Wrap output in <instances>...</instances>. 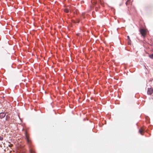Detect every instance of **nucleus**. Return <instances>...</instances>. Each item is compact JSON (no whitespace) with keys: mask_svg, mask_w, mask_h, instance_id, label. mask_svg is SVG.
Here are the masks:
<instances>
[{"mask_svg":"<svg viewBox=\"0 0 153 153\" xmlns=\"http://www.w3.org/2000/svg\"><path fill=\"white\" fill-rule=\"evenodd\" d=\"M140 31L142 36L143 37H145L146 34V30L145 29H140Z\"/></svg>","mask_w":153,"mask_h":153,"instance_id":"f03ea898","label":"nucleus"},{"mask_svg":"<svg viewBox=\"0 0 153 153\" xmlns=\"http://www.w3.org/2000/svg\"><path fill=\"white\" fill-rule=\"evenodd\" d=\"M145 128L144 127H141L139 130V132L141 135H143L144 133Z\"/></svg>","mask_w":153,"mask_h":153,"instance_id":"7ed1b4c3","label":"nucleus"},{"mask_svg":"<svg viewBox=\"0 0 153 153\" xmlns=\"http://www.w3.org/2000/svg\"><path fill=\"white\" fill-rule=\"evenodd\" d=\"M127 2H126V4H127Z\"/></svg>","mask_w":153,"mask_h":153,"instance_id":"ddd939ff","label":"nucleus"},{"mask_svg":"<svg viewBox=\"0 0 153 153\" xmlns=\"http://www.w3.org/2000/svg\"><path fill=\"white\" fill-rule=\"evenodd\" d=\"M3 140V137L2 136H0V140L1 141Z\"/></svg>","mask_w":153,"mask_h":153,"instance_id":"1a4fd4ad","label":"nucleus"},{"mask_svg":"<svg viewBox=\"0 0 153 153\" xmlns=\"http://www.w3.org/2000/svg\"><path fill=\"white\" fill-rule=\"evenodd\" d=\"M147 94L149 95H151L153 92V89L152 88H148L147 91Z\"/></svg>","mask_w":153,"mask_h":153,"instance_id":"20e7f679","label":"nucleus"},{"mask_svg":"<svg viewBox=\"0 0 153 153\" xmlns=\"http://www.w3.org/2000/svg\"><path fill=\"white\" fill-rule=\"evenodd\" d=\"M127 38H128V40H129V41H130V39L129 36H127Z\"/></svg>","mask_w":153,"mask_h":153,"instance_id":"9b49d317","label":"nucleus"},{"mask_svg":"<svg viewBox=\"0 0 153 153\" xmlns=\"http://www.w3.org/2000/svg\"><path fill=\"white\" fill-rule=\"evenodd\" d=\"M131 40L129 41V40H128V45H131V43H130Z\"/></svg>","mask_w":153,"mask_h":153,"instance_id":"9d476101","label":"nucleus"},{"mask_svg":"<svg viewBox=\"0 0 153 153\" xmlns=\"http://www.w3.org/2000/svg\"><path fill=\"white\" fill-rule=\"evenodd\" d=\"M13 146V145L12 144H10V145L9 146L10 147H12Z\"/></svg>","mask_w":153,"mask_h":153,"instance_id":"f8f14e48","label":"nucleus"},{"mask_svg":"<svg viewBox=\"0 0 153 153\" xmlns=\"http://www.w3.org/2000/svg\"><path fill=\"white\" fill-rule=\"evenodd\" d=\"M25 139L28 147L29 152L30 153H35L34 147L32 143V141L28 135L27 134L26 131L25 132Z\"/></svg>","mask_w":153,"mask_h":153,"instance_id":"f257e3e1","label":"nucleus"},{"mask_svg":"<svg viewBox=\"0 0 153 153\" xmlns=\"http://www.w3.org/2000/svg\"><path fill=\"white\" fill-rule=\"evenodd\" d=\"M149 56L150 58L151 59H153V53L149 55Z\"/></svg>","mask_w":153,"mask_h":153,"instance_id":"6e6552de","label":"nucleus"},{"mask_svg":"<svg viewBox=\"0 0 153 153\" xmlns=\"http://www.w3.org/2000/svg\"><path fill=\"white\" fill-rule=\"evenodd\" d=\"M10 117L9 116H6V120H8L9 119Z\"/></svg>","mask_w":153,"mask_h":153,"instance_id":"0eeeda50","label":"nucleus"},{"mask_svg":"<svg viewBox=\"0 0 153 153\" xmlns=\"http://www.w3.org/2000/svg\"><path fill=\"white\" fill-rule=\"evenodd\" d=\"M64 11L66 13H68L69 12V10L68 7L64 9Z\"/></svg>","mask_w":153,"mask_h":153,"instance_id":"423d86ee","label":"nucleus"},{"mask_svg":"<svg viewBox=\"0 0 153 153\" xmlns=\"http://www.w3.org/2000/svg\"><path fill=\"white\" fill-rule=\"evenodd\" d=\"M6 115V114L4 112H1L0 113V118L2 119L4 118Z\"/></svg>","mask_w":153,"mask_h":153,"instance_id":"39448f33","label":"nucleus"}]
</instances>
